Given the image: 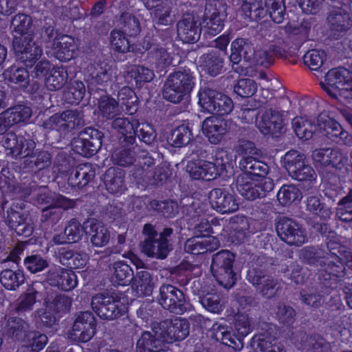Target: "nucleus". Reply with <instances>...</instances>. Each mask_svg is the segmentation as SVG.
I'll return each mask as SVG.
<instances>
[{
	"label": "nucleus",
	"mask_w": 352,
	"mask_h": 352,
	"mask_svg": "<svg viewBox=\"0 0 352 352\" xmlns=\"http://www.w3.org/2000/svg\"><path fill=\"white\" fill-rule=\"evenodd\" d=\"M95 328V320L91 314L82 313L76 318L69 338L76 342H88L94 336Z\"/></svg>",
	"instance_id": "obj_16"
},
{
	"label": "nucleus",
	"mask_w": 352,
	"mask_h": 352,
	"mask_svg": "<svg viewBox=\"0 0 352 352\" xmlns=\"http://www.w3.org/2000/svg\"><path fill=\"white\" fill-rule=\"evenodd\" d=\"M256 123L262 133L272 135L282 133L284 125L282 115L272 109L261 112L257 117Z\"/></svg>",
	"instance_id": "obj_21"
},
{
	"label": "nucleus",
	"mask_w": 352,
	"mask_h": 352,
	"mask_svg": "<svg viewBox=\"0 0 352 352\" xmlns=\"http://www.w3.org/2000/svg\"><path fill=\"white\" fill-rule=\"evenodd\" d=\"M32 116V110L25 105H16L0 114V134L14 124L25 122Z\"/></svg>",
	"instance_id": "obj_24"
},
{
	"label": "nucleus",
	"mask_w": 352,
	"mask_h": 352,
	"mask_svg": "<svg viewBox=\"0 0 352 352\" xmlns=\"http://www.w3.org/2000/svg\"><path fill=\"white\" fill-rule=\"evenodd\" d=\"M129 74L131 78H134L136 83L149 82L154 77V74L151 69L138 65L133 66Z\"/></svg>",
	"instance_id": "obj_59"
},
{
	"label": "nucleus",
	"mask_w": 352,
	"mask_h": 352,
	"mask_svg": "<svg viewBox=\"0 0 352 352\" xmlns=\"http://www.w3.org/2000/svg\"><path fill=\"white\" fill-rule=\"evenodd\" d=\"M113 296L97 294L93 297L91 307L96 314L101 318L113 320L126 311V307Z\"/></svg>",
	"instance_id": "obj_10"
},
{
	"label": "nucleus",
	"mask_w": 352,
	"mask_h": 352,
	"mask_svg": "<svg viewBox=\"0 0 352 352\" xmlns=\"http://www.w3.org/2000/svg\"><path fill=\"white\" fill-rule=\"evenodd\" d=\"M3 76L5 79L19 87H25L28 82V72L22 67L12 66L4 72Z\"/></svg>",
	"instance_id": "obj_48"
},
{
	"label": "nucleus",
	"mask_w": 352,
	"mask_h": 352,
	"mask_svg": "<svg viewBox=\"0 0 352 352\" xmlns=\"http://www.w3.org/2000/svg\"><path fill=\"white\" fill-rule=\"evenodd\" d=\"M31 23L30 16L23 14L16 15L11 23L14 49L26 67H31L42 54L41 49L32 41V35L28 32Z\"/></svg>",
	"instance_id": "obj_1"
},
{
	"label": "nucleus",
	"mask_w": 352,
	"mask_h": 352,
	"mask_svg": "<svg viewBox=\"0 0 352 352\" xmlns=\"http://www.w3.org/2000/svg\"><path fill=\"white\" fill-rule=\"evenodd\" d=\"M146 14L149 11L153 21L158 24L166 25L172 21L170 3L167 0H144Z\"/></svg>",
	"instance_id": "obj_25"
},
{
	"label": "nucleus",
	"mask_w": 352,
	"mask_h": 352,
	"mask_svg": "<svg viewBox=\"0 0 352 352\" xmlns=\"http://www.w3.org/2000/svg\"><path fill=\"white\" fill-rule=\"evenodd\" d=\"M48 281L50 285H56L64 291H69L77 285V276L69 270L58 269L50 272Z\"/></svg>",
	"instance_id": "obj_30"
},
{
	"label": "nucleus",
	"mask_w": 352,
	"mask_h": 352,
	"mask_svg": "<svg viewBox=\"0 0 352 352\" xmlns=\"http://www.w3.org/2000/svg\"><path fill=\"white\" fill-rule=\"evenodd\" d=\"M202 306L208 311L218 314L223 309V303L217 294H208L200 299Z\"/></svg>",
	"instance_id": "obj_55"
},
{
	"label": "nucleus",
	"mask_w": 352,
	"mask_h": 352,
	"mask_svg": "<svg viewBox=\"0 0 352 352\" xmlns=\"http://www.w3.org/2000/svg\"><path fill=\"white\" fill-rule=\"evenodd\" d=\"M144 13L137 14L135 16H131V14H123L119 19L116 21V26L122 28L125 32H128L131 35L136 34L140 31V25L138 17L143 16Z\"/></svg>",
	"instance_id": "obj_44"
},
{
	"label": "nucleus",
	"mask_w": 352,
	"mask_h": 352,
	"mask_svg": "<svg viewBox=\"0 0 352 352\" xmlns=\"http://www.w3.org/2000/svg\"><path fill=\"white\" fill-rule=\"evenodd\" d=\"M326 53L322 50H311L303 57L305 64L312 70L320 69L326 60Z\"/></svg>",
	"instance_id": "obj_51"
},
{
	"label": "nucleus",
	"mask_w": 352,
	"mask_h": 352,
	"mask_svg": "<svg viewBox=\"0 0 352 352\" xmlns=\"http://www.w3.org/2000/svg\"><path fill=\"white\" fill-rule=\"evenodd\" d=\"M138 124V120L131 117L118 118L113 122V127L123 135L133 137L135 133V126Z\"/></svg>",
	"instance_id": "obj_50"
},
{
	"label": "nucleus",
	"mask_w": 352,
	"mask_h": 352,
	"mask_svg": "<svg viewBox=\"0 0 352 352\" xmlns=\"http://www.w3.org/2000/svg\"><path fill=\"white\" fill-rule=\"evenodd\" d=\"M226 17L223 0H206L204 17L199 23L201 31L212 36L219 34L223 28Z\"/></svg>",
	"instance_id": "obj_5"
},
{
	"label": "nucleus",
	"mask_w": 352,
	"mask_h": 352,
	"mask_svg": "<svg viewBox=\"0 0 352 352\" xmlns=\"http://www.w3.org/2000/svg\"><path fill=\"white\" fill-rule=\"evenodd\" d=\"M155 337L152 339L150 332H144L137 342V352H158L162 350V342L167 343L184 339L188 334V326L186 320L175 319L172 325L168 327L167 333H158L155 331Z\"/></svg>",
	"instance_id": "obj_2"
},
{
	"label": "nucleus",
	"mask_w": 352,
	"mask_h": 352,
	"mask_svg": "<svg viewBox=\"0 0 352 352\" xmlns=\"http://www.w3.org/2000/svg\"><path fill=\"white\" fill-rule=\"evenodd\" d=\"M305 156L296 151H290L285 155V166L294 179L303 181L315 178L314 170L305 164Z\"/></svg>",
	"instance_id": "obj_12"
},
{
	"label": "nucleus",
	"mask_w": 352,
	"mask_h": 352,
	"mask_svg": "<svg viewBox=\"0 0 352 352\" xmlns=\"http://www.w3.org/2000/svg\"><path fill=\"white\" fill-rule=\"evenodd\" d=\"M86 224L90 227V241L93 245L101 248L107 244L110 233L103 224L95 220L88 221Z\"/></svg>",
	"instance_id": "obj_34"
},
{
	"label": "nucleus",
	"mask_w": 352,
	"mask_h": 352,
	"mask_svg": "<svg viewBox=\"0 0 352 352\" xmlns=\"http://www.w3.org/2000/svg\"><path fill=\"white\" fill-rule=\"evenodd\" d=\"M104 183L110 193H120L123 188V177L121 172L115 168H110L104 176Z\"/></svg>",
	"instance_id": "obj_41"
},
{
	"label": "nucleus",
	"mask_w": 352,
	"mask_h": 352,
	"mask_svg": "<svg viewBox=\"0 0 352 352\" xmlns=\"http://www.w3.org/2000/svg\"><path fill=\"white\" fill-rule=\"evenodd\" d=\"M78 47L75 39L69 36L64 35L56 38L50 52L60 61H69L78 55Z\"/></svg>",
	"instance_id": "obj_22"
},
{
	"label": "nucleus",
	"mask_w": 352,
	"mask_h": 352,
	"mask_svg": "<svg viewBox=\"0 0 352 352\" xmlns=\"http://www.w3.org/2000/svg\"><path fill=\"white\" fill-rule=\"evenodd\" d=\"M186 170L190 176L194 179L210 180L217 174L215 165L204 160L190 161L187 164Z\"/></svg>",
	"instance_id": "obj_29"
},
{
	"label": "nucleus",
	"mask_w": 352,
	"mask_h": 352,
	"mask_svg": "<svg viewBox=\"0 0 352 352\" xmlns=\"http://www.w3.org/2000/svg\"><path fill=\"white\" fill-rule=\"evenodd\" d=\"M132 287L139 295H150L152 293L153 285L149 273L146 271L139 272L133 282Z\"/></svg>",
	"instance_id": "obj_45"
},
{
	"label": "nucleus",
	"mask_w": 352,
	"mask_h": 352,
	"mask_svg": "<svg viewBox=\"0 0 352 352\" xmlns=\"http://www.w3.org/2000/svg\"><path fill=\"white\" fill-rule=\"evenodd\" d=\"M302 192L293 184L283 185L277 193L279 203L283 206H289L298 202L302 199Z\"/></svg>",
	"instance_id": "obj_40"
},
{
	"label": "nucleus",
	"mask_w": 352,
	"mask_h": 352,
	"mask_svg": "<svg viewBox=\"0 0 352 352\" xmlns=\"http://www.w3.org/2000/svg\"><path fill=\"white\" fill-rule=\"evenodd\" d=\"M54 303L47 304L45 310L38 312V316L41 323L47 327H52L56 321Z\"/></svg>",
	"instance_id": "obj_61"
},
{
	"label": "nucleus",
	"mask_w": 352,
	"mask_h": 352,
	"mask_svg": "<svg viewBox=\"0 0 352 352\" xmlns=\"http://www.w3.org/2000/svg\"><path fill=\"white\" fill-rule=\"evenodd\" d=\"M243 52L244 59L249 61L250 56L249 53H252V48L249 44L243 38L234 40L231 44V54L230 60L232 63V68L236 72H241L238 67H235L234 65H237L241 60V53Z\"/></svg>",
	"instance_id": "obj_36"
},
{
	"label": "nucleus",
	"mask_w": 352,
	"mask_h": 352,
	"mask_svg": "<svg viewBox=\"0 0 352 352\" xmlns=\"http://www.w3.org/2000/svg\"><path fill=\"white\" fill-rule=\"evenodd\" d=\"M352 205V190L349 195L343 198L339 203L337 210V216L342 221H352V210H348Z\"/></svg>",
	"instance_id": "obj_58"
},
{
	"label": "nucleus",
	"mask_w": 352,
	"mask_h": 352,
	"mask_svg": "<svg viewBox=\"0 0 352 352\" xmlns=\"http://www.w3.org/2000/svg\"><path fill=\"white\" fill-rule=\"evenodd\" d=\"M24 265L27 270L32 273L41 272L48 265L47 261L38 255L28 256L24 260Z\"/></svg>",
	"instance_id": "obj_60"
},
{
	"label": "nucleus",
	"mask_w": 352,
	"mask_h": 352,
	"mask_svg": "<svg viewBox=\"0 0 352 352\" xmlns=\"http://www.w3.org/2000/svg\"><path fill=\"white\" fill-rule=\"evenodd\" d=\"M110 43L113 50L118 53L125 54L129 52L137 51L133 45H131L123 32L120 30H113L111 34Z\"/></svg>",
	"instance_id": "obj_43"
},
{
	"label": "nucleus",
	"mask_w": 352,
	"mask_h": 352,
	"mask_svg": "<svg viewBox=\"0 0 352 352\" xmlns=\"http://www.w3.org/2000/svg\"><path fill=\"white\" fill-rule=\"evenodd\" d=\"M276 228L281 240L289 245H301L306 241L304 231L298 224L290 219H280Z\"/></svg>",
	"instance_id": "obj_15"
},
{
	"label": "nucleus",
	"mask_w": 352,
	"mask_h": 352,
	"mask_svg": "<svg viewBox=\"0 0 352 352\" xmlns=\"http://www.w3.org/2000/svg\"><path fill=\"white\" fill-rule=\"evenodd\" d=\"M98 109L102 116L112 118L120 112L118 102L115 99L108 96L101 97L98 102Z\"/></svg>",
	"instance_id": "obj_53"
},
{
	"label": "nucleus",
	"mask_w": 352,
	"mask_h": 352,
	"mask_svg": "<svg viewBox=\"0 0 352 352\" xmlns=\"http://www.w3.org/2000/svg\"><path fill=\"white\" fill-rule=\"evenodd\" d=\"M196 78L189 69L184 68L170 74L163 90L164 98L173 103H179L189 95L195 86Z\"/></svg>",
	"instance_id": "obj_3"
},
{
	"label": "nucleus",
	"mask_w": 352,
	"mask_h": 352,
	"mask_svg": "<svg viewBox=\"0 0 352 352\" xmlns=\"http://www.w3.org/2000/svg\"><path fill=\"white\" fill-rule=\"evenodd\" d=\"M223 58L219 52H214L212 54L204 55L199 60V67L202 71L207 72L210 75L216 76L223 67Z\"/></svg>",
	"instance_id": "obj_35"
},
{
	"label": "nucleus",
	"mask_w": 352,
	"mask_h": 352,
	"mask_svg": "<svg viewBox=\"0 0 352 352\" xmlns=\"http://www.w3.org/2000/svg\"><path fill=\"white\" fill-rule=\"evenodd\" d=\"M237 189L241 196L254 200L265 196L274 188V182L269 177H241L238 179Z\"/></svg>",
	"instance_id": "obj_8"
},
{
	"label": "nucleus",
	"mask_w": 352,
	"mask_h": 352,
	"mask_svg": "<svg viewBox=\"0 0 352 352\" xmlns=\"http://www.w3.org/2000/svg\"><path fill=\"white\" fill-rule=\"evenodd\" d=\"M219 246V241L216 237L203 234L188 239L185 243V250L191 254H199L207 251H214Z\"/></svg>",
	"instance_id": "obj_26"
},
{
	"label": "nucleus",
	"mask_w": 352,
	"mask_h": 352,
	"mask_svg": "<svg viewBox=\"0 0 352 352\" xmlns=\"http://www.w3.org/2000/svg\"><path fill=\"white\" fill-rule=\"evenodd\" d=\"M113 280L120 285H128L132 280L133 271L124 261H117L113 264Z\"/></svg>",
	"instance_id": "obj_46"
},
{
	"label": "nucleus",
	"mask_w": 352,
	"mask_h": 352,
	"mask_svg": "<svg viewBox=\"0 0 352 352\" xmlns=\"http://www.w3.org/2000/svg\"><path fill=\"white\" fill-rule=\"evenodd\" d=\"M67 73L63 67L54 68L51 74L47 78L45 85L50 90L60 89L66 82Z\"/></svg>",
	"instance_id": "obj_49"
},
{
	"label": "nucleus",
	"mask_w": 352,
	"mask_h": 352,
	"mask_svg": "<svg viewBox=\"0 0 352 352\" xmlns=\"http://www.w3.org/2000/svg\"><path fill=\"white\" fill-rule=\"evenodd\" d=\"M16 206L12 207L8 210V223L9 226L15 230L16 234L20 236L28 237L32 234L33 227L32 221L28 214L22 211L17 210Z\"/></svg>",
	"instance_id": "obj_23"
},
{
	"label": "nucleus",
	"mask_w": 352,
	"mask_h": 352,
	"mask_svg": "<svg viewBox=\"0 0 352 352\" xmlns=\"http://www.w3.org/2000/svg\"><path fill=\"white\" fill-rule=\"evenodd\" d=\"M144 234L146 236L142 246L143 252L148 256L157 258H164L168 252V243L163 240H154L157 236V232L150 224H146L143 230Z\"/></svg>",
	"instance_id": "obj_18"
},
{
	"label": "nucleus",
	"mask_w": 352,
	"mask_h": 352,
	"mask_svg": "<svg viewBox=\"0 0 352 352\" xmlns=\"http://www.w3.org/2000/svg\"><path fill=\"white\" fill-rule=\"evenodd\" d=\"M234 255L228 250L217 253L211 265V270L217 281L226 288L231 287L235 282L232 270Z\"/></svg>",
	"instance_id": "obj_6"
},
{
	"label": "nucleus",
	"mask_w": 352,
	"mask_h": 352,
	"mask_svg": "<svg viewBox=\"0 0 352 352\" xmlns=\"http://www.w3.org/2000/svg\"><path fill=\"white\" fill-rule=\"evenodd\" d=\"M150 205L152 208L162 212L164 215L168 217H171L177 212V204L173 201H168L166 202L153 201Z\"/></svg>",
	"instance_id": "obj_63"
},
{
	"label": "nucleus",
	"mask_w": 352,
	"mask_h": 352,
	"mask_svg": "<svg viewBox=\"0 0 352 352\" xmlns=\"http://www.w3.org/2000/svg\"><path fill=\"white\" fill-rule=\"evenodd\" d=\"M118 97L123 111L130 113L136 111V108L133 106L136 99L135 94L131 88L128 87L122 88L118 92Z\"/></svg>",
	"instance_id": "obj_54"
},
{
	"label": "nucleus",
	"mask_w": 352,
	"mask_h": 352,
	"mask_svg": "<svg viewBox=\"0 0 352 352\" xmlns=\"http://www.w3.org/2000/svg\"><path fill=\"white\" fill-rule=\"evenodd\" d=\"M0 281L5 288L13 290L23 283L24 276L20 270L14 272L11 270H6L0 274Z\"/></svg>",
	"instance_id": "obj_47"
},
{
	"label": "nucleus",
	"mask_w": 352,
	"mask_h": 352,
	"mask_svg": "<svg viewBox=\"0 0 352 352\" xmlns=\"http://www.w3.org/2000/svg\"><path fill=\"white\" fill-rule=\"evenodd\" d=\"M307 210L314 214H317L321 218L329 217L331 212L327 208L322 207L319 198L316 196H310L306 201Z\"/></svg>",
	"instance_id": "obj_57"
},
{
	"label": "nucleus",
	"mask_w": 352,
	"mask_h": 352,
	"mask_svg": "<svg viewBox=\"0 0 352 352\" xmlns=\"http://www.w3.org/2000/svg\"><path fill=\"white\" fill-rule=\"evenodd\" d=\"M11 324L9 322V331L12 333V337L16 340L23 338L24 346L30 347L32 351L38 352L41 351L47 344V338L45 335L38 332H30L26 334L25 329L27 324L22 320L18 319Z\"/></svg>",
	"instance_id": "obj_11"
},
{
	"label": "nucleus",
	"mask_w": 352,
	"mask_h": 352,
	"mask_svg": "<svg viewBox=\"0 0 352 352\" xmlns=\"http://www.w3.org/2000/svg\"><path fill=\"white\" fill-rule=\"evenodd\" d=\"M232 122L217 116L206 118L202 123V132L212 144H219L228 133Z\"/></svg>",
	"instance_id": "obj_13"
},
{
	"label": "nucleus",
	"mask_w": 352,
	"mask_h": 352,
	"mask_svg": "<svg viewBox=\"0 0 352 352\" xmlns=\"http://www.w3.org/2000/svg\"><path fill=\"white\" fill-rule=\"evenodd\" d=\"M247 278L249 282L254 285L263 284V286L260 288V290L264 296L270 297L274 295L277 292V289L275 288L276 284L274 281L268 278L266 279L264 276H261L255 270H250L248 272Z\"/></svg>",
	"instance_id": "obj_38"
},
{
	"label": "nucleus",
	"mask_w": 352,
	"mask_h": 352,
	"mask_svg": "<svg viewBox=\"0 0 352 352\" xmlns=\"http://www.w3.org/2000/svg\"><path fill=\"white\" fill-rule=\"evenodd\" d=\"M237 336H232L224 327L219 326L215 331V338L223 344L231 346L234 349L240 350L243 348L242 338L251 331L249 319L247 316H239L235 323Z\"/></svg>",
	"instance_id": "obj_9"
},
{
	"label": "nucleus",
	"mask_w": 352,
	"mask_h": 352,
	"mask_svg": "<svg viewBox=\"0 0 352 352\" xmlns=\"http://www.w3.org/2000/svg\"><path fill=\"white\" fill-rule=\"evenodd\" d=\"M318 126L320 133L333 141L339 142L346 145L352 144V136L344 131L340 124L330 118L327 114L319 116Z\"/></svg>",
	"instance_id": "obj_17"
},
{
	"label": "nucleus",
	"mask_w": 352,
	"mask_h": 352,
	"mask_svg": "<svg viewBox=\"0 0 352 352\" xmlns=\"http://www.w3.org/2000/svg\"><path fill=\"white\" fill-rule=\"evenodd\" d=\"M320 85L329 96L341 102H347L352 100L351 74L346 69L336 68L329 70Z\"/></svg>",
	"instance_id": "obj_4"
},
{
	"label": "nucleus",
	"mask_w": 352,
	"mask_h": 352,
	"mask_svg": "<svg viewBox=\"0 0 352 352\" xmlns=\"http://www.w3.org/2000/svg\"><path fill=\"white\" fill-rule=\"evenodd\" d=\"M240 167L246 173L242 177H254L255 176L265 177L263 175L267 172V166L260 161L256 160L252 156H244L239 163Z\"/></svg>",
	"instance_id": "obj_37"
},
{
	"label": "nucleus",
	"mask_w": 352,
	"mask_h": 352,
	"mask_svg": "<svg viewBox=\"0 0 352 352\" xmlns=\"http://www.w3.org/2000/svg\"><path fill=\"white\" fill-rule=\"evenodd\" d=\"M160 293L159 302L164 309L177 314L184 311L185 298L182 292L173 285H167L160 287Z\"/></svg>",
	"instance_id": "obj_19"
},
{
	"label": "nucleus",
	"mask_w": 352,
	"mask_h": 352,
	"mask_svg": "<svg viewBox=\"0 0 352 352\" xmlns=\"http://www.w3.org/2000/svg\"><path fill=\"white\" fill-rule=\"evenodd\" d=\"M256 89V82L251 79H241L234 87V92L241 97H250Z\"/></svg>",
	"instance_id": "obj_56"
},
{
	"label": "nucleus",
	"mask_w": 352,
	"mask_h": 352,
	"mask_svg": "<svg viewBox=\"0 0 352 352\" xmlns=\"http://www.w3.org/2000/svg\"><path fill=\"white\" fill-rule=\"evenodd\" d=\"M38 202L40 204H46L48 205L45 208L43 209V216L44 217H47L48 215L50 212V209L52 208H62L67 210L72 208L74 205L72 200L54 193L41 195L38 199Z\"/></svg>",
	"instance_id": "obj_32"
},
{
	"label": "nucleus",
	"mask_w": 352,
	"mask_h": 352,
	"mask_svg": "<svg viewBox=\"0 0 352 352\" xmlns=\"http://www.w3.org/2000/svg\"><path fill=\"white\" fill-rule=\"evenodd\" d=\"M265 5L272 20L276 23H282L285 14L283 0H265Z\"/></svg>",
	"instance_id": "obj_52"
},
{
	"label": "nucleus",
	"mask_w": 352,
	"mask_h": 352,
	"mask_svg": "<svg viewBox=\"0 0 352 352\" xmlns=\"http://www.w3.org/2000/svg\"><path fill=\"white\" fill-rule=\"evenodd\" d=\"M86 134L89 138L79 136L72 143V150L84 157H89L96 153L102 146V134L97 129H87Z\"/></svg>",
	"instance_id": "obj_14"
},
{
	"label": "nucleus",
	"mask_w": 352,
	"mask_h": 352,
	"mask_svg": "<svg viewBox=\"0 0 352 352\" xmlns=\"http://www.w3.org/2000/svg\"><path fill=\"white\" fill-rule=\"evenodd\" d=\"M94 175L91 166L82 164L78 166L74 173H72L68 179L69 184L73 186L81 187L86 185Z\"/></svg>",
	"instance_id": "obj_42"
},
{
	"label": "nucleus",
	"mask_w": 352,
	"mask_h": 352,
	"mask_svg": "<svg viewBox=\"0 0 352 352\" xmlns=\"http://www.w3.org/2000/svg\"><path fill=\"white\" fill-rule=\"evenodd\" d=\"M199 104L201 111L223 116L232 110V100L226 95L212 89L199 92Z\"/></svg>",
	"instance_id": "obj_7"
},
{
	"label": "nucleus",
	"mask_w": 352,
	"mask_h": 352,
	"mask_svg": "<svg viewBox=\"0 0 352 352\" xmlns=\"http://www.w3.org/2000/svg\"><path fill=\"white\" fill-rule=\"evenodd\" d=\"M318 118H317V128L314 124L304 117H296L292 121V125L296 135L302 140H309L314 133H318L324 136L320 131L318 126Z\"/></svg>",
	"instance_id": "obj_33"
},
{
	"label": "nucleus",
	"mask_w": 352,
	"mask_h": 352,
	"mask_svg": "<svg viewBox=\"0 0 352 352\" xmlns=\"http://www.w3.org/2000/svg\"><path fill=\"white\" fill-rule=\"evenodd\" d=\"M3 146L15 155L22 157L28 156L34 148V142L32 140L23 141V138L19 139L14 133H9L3 138Z\"/></svg>",
	"instance_id": "obj_28"
},
{
	"label": "nucleus",
	"mask_w": 352,
	"mask_h": 352,
	"mask_svg": "<svg viewBox=\"0 0 352 352\" xmlns=\"http://www.w3.org/2000/svg\"><path fill=\"white\" fill-rule=\"evenodd\" d=\"M201 29L197 25V21L192 15L184 16L177 25V34L184 43H194L200 37Z\"/></svg>",
	"instance_id": "obj_27"
},
{
	"label": "nucleus",
	"mask_w": 352,
	"mask_h": 352,
	"mask_svg": "<svg viewBox=\"0 0 352 352\" xmlns=\"http://www.w3.org/2000/svg\"><path fill=\"white\" fill-rule=\"evenodd\" d=\"M139 138L146 144H151L155 138V134L153 126L148 123H142L135 126V133Z\"/></svg>",
	"instance_id": "obj_62"
},
{
	"label": "nucleus",
	"mask_w": 352,
	"mask_h": 352,
	"mask_svg": "<svg viewBox=\"0 0 352 352\" xmlns=\"http://www.w3.org/2000/svg\"><path fill=\"white\" fill-rule=\"evenodd\" d=\"M36 292L33 289H30L28 292L20 298L18 309L20 311H25L32 308L36 302Z\"/></svg>",
	"instance_id": "obj_64"
},
{
	"label": "nucleus",
	"mask_w": 352,
	"mask_h": 352,
	"mask_svg": "<svg viewBox=\"0 0 352 352\" xmlns=\"http://www.w3.org/2000/svg\"><path fill=\"white\" fill-rule=\"evenodd\" d=\"M84 228L75 219L71 220L65 227L63 234H56L53 241L56 244L74 243L78 241L84 234Z\"/></svg>",
	"instance_id": "obj_31"
},
{
	"label": "nucleus",
	"mask_w": 352,
	"mask_h": 352,
	"mask_svg": "<svg viewBox=\"0 0 352 352\" xmlns=\"http://www.w3.org/2000/svg\"><path fill=\"white\" fill-rule=\"evenodd\" d=\"M209 201L212 208L222 214L234 212L239 208L234 195L224 189L215 188L211 190Z\"/></svg>",
	"instance_id": "obj_20"
},
{
	"label": "nucleus",
	"mask_w": 352,
	"mask_h": 352,
	"mask_svg": "<svg viewBox=\"0 0 352 352\" xmlns=\"http://www.w3.org/2000/svg\"><path fill=\"white\" fill-rule=\"evenodd\" d=\"M192 131L186 124H182L177 127L168 139V144L175 148L186 146L192 138Z\"/></svg>",
	"instance_id": "obj_39"
}]
</instances>
